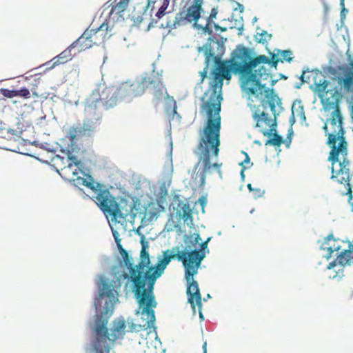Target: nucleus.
Listing matches in <instances>:
<instances>
[{
    "mask_svg": "<svg viewBox=\"0 0 353 353\" xmlns=\"http://www.w3.org/2000/svg\"><path fill=\"white\" fill-rule=\"evenodd\" d=\"M243 153L245 154V158L244 161L241 163H240V165H242V166H244L243 165L244 163H250V157L248 154V153H246L245 152H243Z\"/></svg>",
    "mask_w": 353,
    "mask_h": 353,
    "instance_id": "nucleus-30",
    "label": "nucleus"
},
{
    "mask_svg": "<svg viewBox=\"0 0 353 353\" xmlns=\"http://www.w3.org/2000/svg\"><path fill=\"white\" fill-rule=\"evenodd\" d=\"M247 187H248V190H250V192H252L254 190V188H253L252 187V185L250 183L248 184Z\"/></svg>",
    "mask_w": 353,
    "mask_h": 353,
    "instance_id": "nucleus-32",
    "label": "nucleus"
},
{
    "mask_svg": "<svg viewBox=\"0 0 353 353\" xmlns=\"http://www.w3.org/2000/svg\"><path fill=\"white\" fill-rule=\"evenodd\" d=\"M281 78H283V79H287V77H285V76H283V75H282V74H281Z\"/></svg>",
    "mask_w": 353,
    "mask_h": 353,
    "instance_id": "nucleus-37",
    "label": "nucleus"
},
{
    "mask_svg": "<svg viewBox=\"0 0 353 353\" xmlns=\"http://www.w3.org/2000/svg\"><path fill=\"white\" fill-rule=\"evenodd\" d=\"M348 192H349L350 193H351V192H352V191H351V188H349Z\"/></svg>",
    "mask_w": 353,
    "mask_h": 353,
    "instance_id": "nucleus-38",
    "label": "nucleus"
},
{
    "mask_svg": "<svg viewBox=\"0 0 353 353\" xmlns=\"http://www.w3.org/2000/svg\"><path fill=\"white\" fill-rule=\"evenodd\" d=\"M98 121L88 119L85 117L83 123L79 126H72L69 128L66 138L68 139L71 143V145H74V141L77 137L85 135L87 133L92 132L95 128V124Z\"/></svg>",
    "mask_w": 353,
    "mask_h": 353,
    "instance_id": "nucleus-12",
    "label": "nucleus"
},
{
    "mask_svg": "<svg viewBox=\"0 0 353 353\" xmlns=\"http://www.w3.org/2000/svg\"><path fill=\"white\" fill-rule=\"evenodd\" d=\"M122 98L118 88L114 86L99 85L85 99L84 114L86 118L99 121L101 117V108L109 109L117 105Z\"/></svg>",
    "mask_w": 353,
    "mask_h": 353,
    "instance_id": "nucleus-7",
    "label": "nucleus"
},
{
    "mask_svg": "<svg viewBox=\"0 0 353 353\" xmlns=\"http://www.w3.org/2000/svg\"><path fill=\"white\" fill-rule=\"evenodd\" d=\"M166 111L167 112H169L170 110L168 109V108H166Z\"/></svg>",
    "mask_w": 353,
    "mask_h": 353,
    "instance_id": "nucleus-39",
    "label": "nucleus"
},
{
    "mask_svg": "<svg viewBox=\"0 0 353 353\" xmlns=\"http://www.w3.org/2000/svg\"><path fill=\"white\" fill-rule=\"evenodd\" d=\"M73 146H72L71 143L69 145V147L71 148H67V154L68 159L70 161L68 166L65 167L63 170L68 172H72L73 176H77V178H72L74 181H76L78 185H83L93 191H96L99 188H101L102 185L99 183L94 181L93 179L88 176V178H83L79 176V174H84L81 168L83 167L82 162L78 159V158L72 154L71 150H73Z\"/></svg>",
    "mask_w": 353,
    "mask_h": 353,
    "instance_id": "nucleus-10",
    "label": "nucleus"
},
{
    "mask_svg": "<svg viewBox=\"0 0 353 353\" xmlns=\"http://www.w3.org/2000/svg\"><path fill=\"white\" fill-rule=\"evenodd\" d=\"M271 37H272L271 34H268L266 32H263L259 34V38L257 39L259 43L264 44L268 40H270Z\"/></svg>",
    "mask_w": 353,
    "mask_h": 353,
    "instance_id": "nucleus-25",
    "label": "nucleus"
},
{
    "mask_svg": "<svg viewBox=\"0 0 353 353\" xmlns=\"http://www.w3.org/2000/svg\"><path fill=\"white\" fill-rule=\"evenodd\" d=\"M304 72L301 74V76L300 77V79H301L302 82H304Z\"/></svg>",
    "mask_w": 353,
    "mask_h": 353,
    "instance_id": "nucleus-34",
    "label": "nucleus"
},
{
    "mask_svg": "<svg viewBox=\"0 0 353 353\" xmlns=\"http://www.w3.org/2000/svg\"><path fill=\"white\" fill-rule=\"evenodd\" d=\"M16 97H20L23 99H29L30 98V92L29 90L26 88H23L20 90H15Z\"/></svg>",
    "mask_w": 353,
    "mask_h": 353,
    "instance_id": "nucleus-23",
    "label": "nucleus"
},
{
    "mask_svg": "<svg viewBox=\"0 0 353 353\" xmlns=\"http://www.w3.org/2000/svg\"><path fill=\"white\" fill-rule=\"evenodd\" d=\"M245 170V166H243L242 169H241V178L243 180L244 178H245V174H244V171Z\"/></svg>",
    "mask_w": 353,
    "mask_h": 353,
    "instance_id": "nucleus-31",
    "label": "nucleus"
},
{
    "mask_svg": "<svg viewBox=\"0 0 353 353\" xmlns=\"http://www.w3.org/2000/svg\"><path fill=\"white\" fill-rule=\"evenodd\" d=\"M201 3H203V0H201ZM190 1H191V0H190Z\"/></svg>",
    "mask_w": 353,
    "mask_h": 353,
    "instance_id": "nucleus-41",
    "label": "nucleus"
},
{
    "mask_svg": "<svg viewBox=\"0 0 353 353\" xmlns=\"http://www.w3.org/2000/svg\"><path fill=\"white\" fill-rule=\"evenodd\" d=\"M208 72V65L207 64V65L204 68L203 71L200 72V76H201V80L199 82L200 84L203 83L205 79L207 77Z\"/></svg>",
    "mask_w": 353,
    "mask_h": 353,
    "instance_id": "nucleus-26",
    "label": "nucleus"
},
{
    "mask_svg": "<svg viewBox=\"0 0 353 353\" xmlns=\"http://www.w3.org/2000/svg\"><path fill=\"white\" fill-rule=\"evenodd\" d=\"M202 3L201 0H193L190 6L176 13L173 19H170L165 23H161V26L163 28L172 30L188 22L194 21L196 23L201 16Z\"/></svg>",
    "mask_w": 353,
    "mask_h": 353,
    "instance_id": "nucleus-9",
    "label": "nucleus"
},
{
    "mask_svg": "<svg viewBox=\"0 0 353 353\" xmlns=\"http://www.w3.org/2000/svg\"><path fill=\"white\" fill-rule=\"evenodd\" d=\"M270 55V57L263 54L252 57L250 50L242 46L234 51L230 59L221 61L217 56L214 57L216 67L212 72L210 94L207 100H204V97L202 99L201 107V112H205L207 117L197 146L199 161L203 167L201 173V185L205 184L206 175L212 172V168L221 175L222 163H212L210 157H217L219 153L220 112L223 80H230L232 73L238 74L241 88L247 93H256L263 88L274 86L278 79H273L272 69L276 70L279 62L290 63L294 57L291 50L279 49H274Z\"/></svg>",
    "mask_w": 353,
    "mask_h": 353,
    "instance_id": "nucleus-1",
    "label": "nucleus"
},
{
    "mask_svg": "<svg viewBox=\"0 0 353 353\" xmlns=\"http://www.w3.org/2000/svg\"><path fill=\"white\" fill-rule=\"evenodd\" d=\"M332 82L333 89L327 88L330 82L327 80L316 83V91L325 108L334 109L323 127L327 137L326 143L330 148L328 160L332 163V179L350 185V162L347 158L348 144L345 137L339 101L343 97H350L353 102V68H339V72L332 78Z\"/></svg>",
    "mask_w": 353,
    "mask_h": 353,
    "instance_id": "nucleus-2",
    "label": "nucleus"
},
{
    "mask_svg": "<svg viewBox=\"0 0 353 353\" xmlns=\"http://www.w3.org/2000/svg\"><path fill=\"white\" fill-rule=\"evenodd\" d=\"M340 6L341 7V19L345 17V14L347 12V10L345 8V0H340Z\"/></svg>",
    "mask_w": 353,
    "mask_h": 353,
    "instance_id": "nucleus-29",
    "label": "nucleus"
},
{
    "mask_svg": "<svg viewBox=\"0 0 353 353\" xmlns=\"http://www.w3.org/2000/svg\"><path fill=\"white\" fill-rule=\"evenodd\" d=\"M128 5V2L125 0H110L104 4L103 14L105 10H109L107 15L110 19L113 21H118L121 18L123 19V13L126 10Z\"/></svg>",
    "mask_w": 353,
    "mask_h": 353,
    "instance_id": "nucleus-13",
    "label": "nucleus"
},
{
    "mask_svg": "<svg viewBox=\"0 0 353 353\" xmlns=\"http://www.w3.org/2000/svg\"><path fill=\"white\" fill-rule=\"evenodd\" d=\"M125 327V323L124 321H119L114 327V330L117 332L123 330Z\"/></svg>",
    "mask_w": 353,
    "mask_h": 353,
    "instance_id": "nucleus-27",
    "label": "nucleus"
},
{
    "mask_svg": "<svg viewBox=\"0 0 353 353\" xmlns=\"http://www.w3.org/2000/svg\"><path fill=\"white\" fill-rule=\"evenodd\" d=\"M198 238H199V236H198V237L196 239V243H197V242H198V239H197Z\"/></svg>",
    "mask_w": 353,
    "mask_h": 353,
    "instance_id": "nucleus-40",
    "label": "nucleus"
},
{
    "mask_svg": "<svg viewBox=\"0 0 353 353\" xmlns=\"http://www.w3.org/2000/svg\"><path fill=\"white\" fill-rule=\"evenodd\" d=\"M1 94L6 98H13L16 97L15 90H9L6 88H2L0 90Z\"/></svg>",
    "mask_w": 353,
    "mask_h": 353,
    "instance_id": "nucleus-24",
    "label": "nucleus"
},
{
    "mask_svg": "<svg viewBox=\"0 0 353 353\" xmlns=\"http://www.w3.org/2000/svg\"><path fill=\"white\" fill-rule=\"evenodd\" d=\"M117 88L119 94L122 99L126 97H139L147 90H149L157 99H161L166 94L168 103L170 104V109H172L173 114L176 113V101L172 97L168 94L166 88L162 82V77L158 72L152 71L151 73H145L141 76L140 81L132 83L125 82Z\"/></svg>",
    "mask_w": 353,
    "mask_h": 353,
    "instance_id": "nucleus-5",
    "label": "nucleus"
},
{
    "mask_svg": "<svg viewBox=\"0 0 353 353\" xmlns=\"http://www.w3.org/2000/svg\"><path fill=\"white\" fill-rule=\"evenodd\" d=\"M216 14H217L216 10L215 9H212L210 12V17L208 18L207 23H206L205 27L203 28L205 32H208L210 34L212 33V30H211V24L212 23L214 24V28L216 31L220 30L221 32H224L227 30L226 28H221L219 25L215 24L214 22H212V20L213 18L216 17Z\"/></svg>",
    "mask_w": 353,
    "mask_h": 353,
    "instance_id": "nucleus-20",
    "label": "nucleus"
},
{
    "mask_svg": "<svg viewBox=\"0 0 353 353\" xmlns=\"http://www.w3.org/2000/svg\"><path fill=\"white\" fill-rule=\"evenodd\" d=\"M123 276H124V279H128V278H129V275H128V274H125L123 275Z\"/></svg>",
    "mask_w": 353,
    "mask_h": 353,
    "instance_id": "nucleus-35",
    "label": "nucleus"
},
{
    "mask_svg": "<svg viewBox=\"0 0 353 353\" xmlns=\"http://www.w3.org/2000/svg\"><path fill=\"white\" fill-rule=\"evenodd\" d=\"M141 250L140 252V261L136 265V269L132 270L130 281L133 284V292L141 307L143 306L142 314L147 316V322L145 325L147 328L152 327L155 322L154 311L157 303L154 300L153 290L157 279L163 273L167 265L172 259H177L182 262L186 268L187 277L190 278L196 271L192 266V260L199 259L196 252L190 253L189 258L185 254L179 253V246L168 249L163 252V258L159 261L156 265H151L150 254L148 252L149 243L143 235L141 238Z\"/></svg>",
    "mask_w": 353,
    "mask_h": 353,
    "instance_id": "nucleus-3",
    "label": "nucleus"
},
{
    "mask_svg": "<svg viewBox=\"0 0 353 353\" xmlns=\"http://www.w3.org/2000/svg\"><path fill=\"white\" fill-rule=\"evenodd\" d=\"M250 94L263 98L261 104L254 108L252 112L254 127L264 136L270 137L272 132L276 130V117L282 110L281 101L269 87Z\"/></svg>",
    "mask_w": 353,
    "mask_h": 353,
    "instance_id": "nucleus-4",
    "label": "nucleus"
},
{
    "mask_svg": "<svg viewBox=\"0 0 353 353\" xmlns=\"http://www.w3.org/2000/svg\"><path fill=\"white\" fill-rule=\"evenodd\" d=\"M99 188L95 196V203L106 216H110L112 221L123 223L128 220H134L137 216V209L134 203L121 201H117L108 190H101Z\"/></svg>",
    "mask_w": 353,
    "mask_h": 353,
    "instance_id": "nucleus-6",
    "label": "nucleus"
},
{
    "mask_svg": "<svg viewBox=\"0 0 353 353\" xmlns=\"http://www.w3.org/2000/svg\"><path fill=\"white\" fill-rule=\"evenodd\" d=\"M100 43L101 39L98 35H96V32L88 28L78 39L70 45V48L74 49L75 53H79Z\"/></svg>",
    "mask_w": 353,
    "mask_h": 353,
    "instance_id": "nucleus-11",
    "label": "nucleus"
},
{
    "mask_svg": "<svg viewBox=\"0 0 353 353\" xmlns=\"http://www.w3.org/2000/svg\"><path fill=\"white\" fill-rule=\"evenodd\" d=\"M182 219L184 222H190L192 223L193 216H192V211L190 208V206L188 203H185L182 207Z\"/></svg>",
    "mask_w": 353,
    "mask_h": 353,
    "instance_id": "nucleus-21",
    "label": "nucleus"
},
{
    "mask_svg": "<svg viewBox=\"0 0 353 353\" xmlns=\"http://www.w3.org/2000/svg\"><path fill=\"white\" fill-rule=\"evenodd\" d=\"M203 353H207L206 343H204V344L203 345Z\"/></svg>",
    "mask_w": 353,
    "mask_h": 353,
    "instance_id": "nucleus-33",
    "label": "nucleus"
},
{
    "mask_svg": "<svg viewBox=\"0 0 353 353\" xmlns=\"http://www.w3.org/2000/svg\"><path fill=\"white\" fill-rule=\"evenodd\" d=\"M113 234H114L115 241H117V243H118V245L119 246L120 252L123 256L124 263H125V266L128 268V269L129 270L130 277L132 270L136 269V265L135 266L133 265V263L132 262V258L129 256L128 252L125 250H124L122 248V246L119 244V240H118L117 237L116 236V232H114Z\"/></svg>",
    "mask_w": 353,
    "mask_h": 353,
    "instance_id": "nucleus-18",
    "label": "nucleus"
},
{
    "mask_svg": "<svg viewBox=\"0 0 353 353\" xmlns=\"http://www.w3.org/2000/svg\"><path fill=\"white\" fill-rule=\"evenodd\" d=\"M271 137H272V138L267 140L265 145L279 147L283 143V138L276 132V130L272 132Z\"/></svg>",
    "mask_w": 353,
    "mask_h": 353,
    "instance_id": "nucleus-22",
    "label": "nucleus"
},
{
    "mask_svg": "<svg viewBox=\"0 0 353 353\" xmlns=\"http://www.w3.org/2000/svg\"><path fill=\"white\" fill-rule=\"evenodd\" d=\"M94 334L95 338L92 344L94 353H110L108 330H94Z\"/></svg>",
    "mask_w": 353,
    "mask_h": 353,
    "instance_id": "nucleus-14",
    "label": "nucleus"
},
{
    "mask_svg": "<svg viewBox=\"0 0 353 353\" xmlns=\"http://www.w3.org/2000/svg\"><path fill=\"white\" fill-rule=\"evenodd\" d=\"M200 201H201V204L203 205L204 203V200L203 199H200Z\"/></svg>",
    "mask_w": 353,
    "mask_h": 353,
    "instance_id": "nucleus-36",
    "label": "nucleus"
},
{
    "mask_svg": "<svg viewBox=\"0 0 353 353\" xmlns=\"http://www.w3.org/2000/svg\"><path fill=\"white\" fill-rule=\"evenodd\" d=\"M90 30H94V32H96V35H98L99 37V39H101V43L104 40V39L105 37H110V35H108V31L110 30V27L108 26V23L106 19L100 25L99 27L92 28H90Z\"/></svg>",
    "mask_w": 353,
    "mask_h": 353,
    "instance_id": "nucleus-19",
    "label": "nucleus"
},
{
    "mask_svg": "<svg viewBox=\"0 0 353 353\" xmlns=\"http://www.w3.org/2000/svg\"><path fill=\"white\" fill-rule=\"evenodd\" d=\"M170 4V0H163L161 7L159 8L157 12L155 14V16L157 19H152L153 22L157 23L158 20L162 19L164 16H166L167 20L164 22L165 23L170 19H172L174 17L172 16V13L170 11H166Z\"/></svg>",
    "mask_w": 353,
    "mask_h": 353,
    "instance_id": "nucleus-17",
    "label": "nucleus"
},
{
    "mask_svg": "<svg viewBox=\"0 0 353 353\" xmlns=\"http://www.w3.org/2000/svg\"><path fill=\"white\" fill-rule=\"evenodd\" d=\"M252 192L255 198H259L261 197L264 194L265 190H261V188H254Z\"/></svg>",
    "mask_w": 353,
    "mask_h": 353,
    "instance_id": "nucleus-28",
    "label": "nucleus"
},
{
    "mask_svg": "<svg viewBox=\"0 0 353 353\" xmlns=\"http://www.w3.org/2000/svg\"><path fill=\"white\" fill-rule=\"evenodd\" d=\"M74 50L73 48H70V46L61 52L59 54L54 57L52 60V67H55L57 65L64 64L70 60H72V57L77 54L75 52L72 54V50Z\"/></svg>",
    "mask_w": 353,
    "mask_h": 353,
    "instance_id": "nucleus-16",
    "label": "nucleus"
},
{
    "mask_svg": "<svg viewBox=\"0 0 353 353\" xmlns=\"http://www.w3.org/2000/svg\"><path fill=\"white\" fill-rule=\"evenodd\" d=\"M343 242L339 240L334 239L333 238V235H329L324 242L322 248L324 250H327L329 252L328 254L326 256V259L328 260L331 257V254L334 252H339L341 250V243Z\"/></svg>",
    "mask_w": 353,
    "mask_h": 353,
    "instance_id": "nucleus-15",
    "label": "nucleus"
},
{
    "mask_svg": "<svg viewBox=\"0 0 353 353\" xmlns=\"http://www.w3.org/2000/svg\"><path fill=\"white\" fill-rule=\"evenodd\" d=\"M210 240V238H208L205 241L201 243V248L200 250H194L189 252L186 251H180L179 250V254H185V257L189 258V254L191 252H196L198 254L197 258H199V261H198L196 260H192V266L194 268H196L195 272L190 276V278L187 277L186 274V268H185V279L187 282V295H188V301L189 303H190L191 307L192 308L194 314L196 313V307H198V311L199 314V316L201 319V320H203V314L202 313V301H201V294L200 293L199 284L197 281H194V276L196 275L198 273L199 268L201 264L202 261L205 257V250L207 248L208 243L209 241Z\"/></svg>",
    "mask_w": 353,
    "mask_h": 353,
    "instance_id": "nucleus-8",
    "label": "nucleus"
}]
</instances>
